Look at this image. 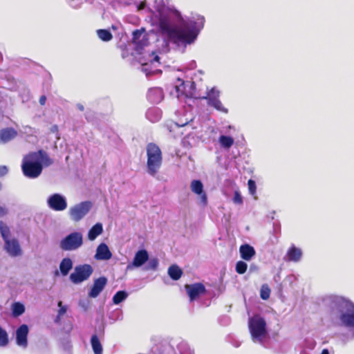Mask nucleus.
<instances>
[{
    "mask_svg": "<svg viewBox=\"0 0 354 354\" xmlns=\"http://www.w3.org/2000/svg\"><path fill=\"white\" fill-rule=\"evenodd\" d=\"M53 164V160L43 149L30 151L24 156L21 170L24 175L28 178H37L43 171V167H49Z\"/></svg>",
    "mask_w": 354,
    "mask_h": 354,
    "instance_id": "f03ea898",
    "label": "nucleus"
},
{
    "mask_svg": "<svg viewBox=\"0 0 354 354\" xmlns=\"http://www.w3.org/2000/svg\"><path fill=\"white\" fill-rule=\"evenodd\" d=\"M185 289L191 301L206 293V288L202 283L185 285Z\"/></svg>",
    "mask_w": 354,
    "mask_h": 354,
    "instance_id": "1a4fd4ad",
    "label": "nucleus"
},
{
    "mask_svg": "<svg viewBox=\"0 0 354 354\" xmlns=\"http://www.w3.org/2000/svg\"><path fill=\"white\" fill-rule=\"evenodd\" d=\"M147 168L149 175L155 176L162 162V155L160 147L155 143L150 142L147 145Z\"/></svg>",
    "mask_w": 354,
    "mask_h": 354,
    "instance_id": "7ed1b4c3",
    "label": "nucleus"
},
{
    "mask_svg": "<svg viewBox=\"0 0 354 354\" xmlns=\"http://www.w3.org/2000/svg\"><path fill=\"white\" fill-rule=\"evenodd\" d=\"M219 142L223 147L229 149L233 145L234 139L230 136H221L219 137Z\"/></svg>",
    "mask_w": 354,
    "mask_h": 354,
    "instance_id": "a878e982",
    "label": "nucleus"
},
{
    "mask_svg": "<svg viewBox=\"0 0 354 354\" xmlns=\"http://www.w3.org/2000/svg\"><path fill=\"white\" fill-rule=\"evenodd\" d=\"M8 172V169L5 165H1L0 166V178L6 176ZM2 189V184L0 183V191Z\"/></svg>",
    "mask_w": 354,
    "mask_h": 354,
    "instance_id": "4c0bfd02",
    "label": "nucleus"
},
{
    "mask_svg": "<svg viewBox=\"0 0 354 354\" xmlns=\"http://www.w3.org/2000/svg\"><path fill=\"white\" fill-rule=\"evenodd\" d=\"M7 213L8 211L5 207H0V217L4 216Z\"/></svg>",
    "mask_w": 354,
    "mask_h": 354,
    "instance_id": "58836bf2",
    "label": "nucleus"
},
{
    "mask_svg": "<svg viewBox=\"0 0 354 354\" xmlns=\"http://www.w3.org/2000/svg\"><path fill=\"white\" fill-rule=\"evenodd\" d=\"M17 136V131L12 127H7L0 130V142L6 143Z\"/></svg>",
    "mask_w": 354,
    "mask_h": 354,
    "instance_id": "a211bd4d",
    "label": "nucleus"
},
{
    "mask_svg": "<svg viewBox=\"0 0 354 354\" xmlns=\"http://www.w3.org/2000/svg\"><path fill=\"white\" fill-rule=\"evenodd\" d=\"M155 59H156V61H158V60L159 59L158 56H156V57H155Z\"/></svg>",
    "mask_w": 354,
    "mask_h": 354,
    "instance_id": "37998d69",
    "label": "nucleus"
},
{
    "mask_svg": "<svg viewBox=\"0 0 354 354\" xmlns=\"http://www.w3.org/2000/svg\"><path fill=\"white\" fill-rule=\"evenodd\" d=\"M73 268V261L70 258H64L59 264V270L63 276H66Z\"/></svg>",
    "mask_w": 354,
    "mask_h": 354,
    "instance_id": "b1692460",
    "label": "nucleus"
},
{
    "mask_svg": "<svg viewBox=\"0 0 354 354\" xmlns=\"http://www.w3.org/2000/svg\"><path fill=\"white\" fill-rule=\"evenodd\" d=\"M158 266V261L157 259L153 258L151 259L147 266V270H156Z\"/></svg>",
    "mask_w": 354,
    "mask_h": 354,
    "instance_id": "c9c22d12",
    "label": "nucleus"
},
{
    "mask_svg": "<svg viewBox=\"0 0 354 354\" xmlns=\"http://www.w3.org/2000/svg\"><path fill=\"white\" fill-rule=\"evenodd\" d=\"M48 205L55 211H63L67 207L65 198L59 194L51 195L48 199Z\"/></svg>",
    "mask_w": 354,
    "mask_h": 354,
    "instance_id": "9d476101",
    "label": "nucleus"
},
{
    "mask_svg": "<svg viewBox=\"0 0 354 354\" xmlns=\"http://www.w3.org/2000/svg\"><path fill=\"white\" fill-rule=\"evenodd\" d=\"M80 109L81 110H83V106H80Z\"/></svg>",
    "mask_w": 354,
    "mask_h": 354,
    "instance_id": "c03bdc74",
    "label": "nucleus"
},
{
    "mask_svg": "<svg viewBox=\"0 0 354 354\" xmlns=\"http://www.w3.org/2000/svg\"><path fill=\"white\" fill-rule=\"evenodd\" d=\"M46 102V97L45 95H41L39 98V103L41 105H44Z\"/></svg>",
    "mask_w": 354,
    "mask_h": 354,
    "instance_id": "ea45409f",
    "label": "nucleus"
},
{
    "mask_svg": "<svg viewBox=\"0 0 354 354\" xmlns=\"http://www.w3.org/2000/svg\"><path fill=\"white\" fill-rule=\"evenodd\" d=\"M187 123H184V124H178V126L180 127H184Z\"/></svg>",
    "mask_w": 354,
    "mask_h": 354,
    "instance_id": "79ce46f5",
    "label": "nucleus"
},
{
    "mask_svg": "<svg viewBox=\"0 0 354 354\" xmlns=\"http://www.w3.org/2000/svg\"><path fill=\"white\" fill-rule=\"evenodd\" d=\"M232 201L235 204L241 205L243 203L242 196L239 191L234 192V195Z\"/></svg>",
    "mask_w": 354,
    "mask_h": 354,
    "instance_id": "e433bc0d",
    "label": "nucleus"
},
{
    "mask_svg": "<svg viewBox=\"0 0 354 354\" xmlns=\"http://www.w3.org/2000/svg\"><path fill=\"white\" fill-rule=\"evenodd\" d=\"M128 297V294L124 290L118 291L113 297V302L115 304H119Z\"/></svg>",
    "mask_w": 354,
    "mask_h": 354,
    "instance_id": "c756f323",
    "label": "nucleus"
},
{
    "mask_svg": "<svg viewBox=\"0 0 354 354\" xmlns=\"http://www.w3.org/2000/svg\"><path fill=\"white\" fill-rule=\"evenodd\" d=\"M248 189L249 192L251 195L254 196V198L256 199L257 196L256 195V191H257V186L256 183L252 179H250L248 181Z\"/></svg>",
    "mask_w": 354,
    "mask_h": 354,
    "instance_id": "f704fd0d",
    "label": "nucleus"
},
{
    "mask_svg": "<svg viewBox=\"0 0 354 354\" xmlns=\"http://www.w3.org/2000/svg\"><path fill=\"white\" fill-rule=\"evenodd\" d=\"M190 188L192 192L200 196L201 203L205 206L207 204V196L203 190V185L199 180H194L192 181Z\"/></svg>",
    "mask_w": 354,
    "mask_h": 354,
    "instance_id": "2eb2a0df",
    "label": "nucleus"
},
{
    "mask_svg": "<svg viewBox=\"0 0 354 354\" xmlns=\"http://www.w3.org/2000/svg\"><path fill=\"white\" fill-rule=\"evenodd\" d=\"M198 22L189 21L178 28L171 27L166 19L160 20V28L165 34L169 40L177 45H187L194 42L196 39L200 29L203 27L205 23L204 17H199Z\"/></svg>",
    "mask_w": 354,
    "mask_h": 354,
    "instance_id": "f257e3e1",
    "label": "nucleus"
},
{
    "mask_svg": "<svg viewBox=\"0 0 354 354\" xmlns=\"http://www.w3.org/2000/svg\"><path fill=\"white\" fill-rule=\"evenodd\" d=\"M103 232L102 224L100 223H97L95 224L88 231V239L90 241L95 240L99 235H100Z\"/></svg>",
    "mask_w": 354,
    "mask_h": 354,
    "instance_id": "4be33fe9",
    "label": "nucleus"
},
{
    "mask_svg": "<svg viewBox=\"0 0 354 354\" xmlns=\"http://www.w3.org/2000/svg\"><path fill=\"white\" fill-rule=\"evenodd\" d=\"M58 306L59 307V309L55 319L56 323H59L61 322L62 317L66 313V307L62 305V302L61 301L58 302Z\"/></svg>",
    "mask_w": 354,
    "mask_h": 354,
    "instance_id": "72a5a7b5",
    "label": "nucleus"
},
{
    "mask_svg": "<svg viewBox=\"0 0 354 354\" xmlns=\"http://www.w3.org/2000/svg\"><path fill=\"white\" fill-rule=\"evenodd\" d=\"M82 245L83 235L80 232H73L68 234L59 243V247L64 251L76 250Z\"/></svg>",
    "mask_w": 354,
    "mask_h": 354,
    "instance_id": "39448f33",
    "label": "nucleus"
},
{
    "mask_svg": "<svg viewBox=\"0 0 354 354\" xmlns=\"http://www.w3.org/2000/svg\"><path fill=\"white\" fill-rule=\"evenodd\" d=\"M159 354H163V353L162 351H159Z\"/></svg>",
    "mask_w": 354,
    "mask_h": 354,
    "instance_id": "a18cd8bd",
    "label": "nucleus"
},
{
    "mask_svg": "<svg viewBox=\"0 0 354 354\" xmlns=\"http://www.w3.org/2000/svg\"><path fill=\"white\" fill-rule=\"evenodd\" d=\"M302 257V251L300 248L292 244L288 250L284 260L288 262H298Z\"/></svg>",
    "mask_w": 354,
    "mask_h": 354,
    "instance_id": "f3484780",
    "label": "nucleus"
},
{
    "mask_svg": "<svg viewBox=\"0 0 354 354\" xmlns=\"http://www.w3.org/2000/svg\"><path fill=\"white\" fill-rule=\"evenodd\" d=\"M248 326L252 339L261 340L267 334L266 322L258 315L249 319Z\"/></svg>",
    "mask_w": 354,
    "mask_h": 354,
    "instance_id": "20e7f679",
    "label": "nucleus"
},
{
    "mask_svg": "<svg viewBox=\"0 0 354 354\" xmlns=\"http://www.w3.org/2000/svg\"><path fill=\"white\" fill-rule=\"evenodd\" d=\"M4 243V249L10 257H16L22 254V250L17 239L6 240Z\"/></svg>",
    "mask_w": 354,
    "mask_h": 354,
    "instance_id": "f8f14e48",
    "label": "nucleus"
},
{
    "mask_svg": "<svg viewBox=\"0 0 354 354\" xmlns=\"http://www.w3.org/2000/svg\"><path fill=\"white\" fill-rule=\"evenodd\" d=\"M92 203L90 201L81 202L69 209V214L73 221L78 222L91 210Z\"/></svg>",
    "mask_w": 354,
    "mask_h": 354,
    "instance_id": "0eeeda50",
    "label": "nucleus"
},
{
    "mask_svg": "<svg viewBox=\"0 0 354 354\" xmlns=\"http://www.w3.org/2000/svg\"><path fill=\"white\" fill-rule=\"evenodd\" d=\"M29 329L26 324L21 325L16 330V343L24 348L28 346V335Z\"/></svg>",
    "mask_w": 354,
    "mask_h": 354,
    "instance_id": "4468645a",
    "label": "nucleus"
},
{
    "mask_svg": "<svg viewBox=\"0 0 354 354\" xmlns=\"http://www.w3.org/2000/svg\"><path fill=\"white\" fill-rule=\"evenodd\" d=\"M321 354H329V352H328V349L324 348L322 350Z\"/></svg>",
    "mask_w": 354,
    "mask_h": 354,
    "instance_id": "a19ab883",
    "label": "nucleus"
},
{
    "mask_svg": "<svg viewBox=\"0 0 354 354\" xmlns=\"http://www.w3.org/2000/svg\"><path fill=\"white\" fill-rule=\"evenodd\" d=\"M132 42L136 46V50H142L148 44V38L143 35V32L140 30H136L133 32Z\"/></svg>",
    "mask_w": 354,
    "mask_h": 354,
    "instance_id": "dca6fc26",
    "label": "nucleus"
},
{
    "mask_svg": "<svg viewBox=\"0 0 354 354\" xmlns=\"http://www.w3.org/2000/svg\"><path fill=\"white\" fill-rule=\"evenodd\" d=\"M167 272L170 278L174 281L180 279L183 274L182 269L176 264L169 266Z\"/></svg>",
    "mask_w": 354,
    "mask_h": 354,
    "instance_id": "5701e85b",
    "label": "nucleus"
},
{
    "mask_svg": "<svg viewBox=\"0 0 354 354\" xmlns=\"http://www.w3.org/2000/svg\"><path fill=\"white\" fill-rule=\"evenodd\" d=\"M112 254L105 243H100L95 254V258L100 260H109L111 258Z\"/></svg>",
    "mask_w": 354,
    "mask_h": 354,
    "instance_id": "6ab92c4d",
    "label": "nucleus"
},
{
    "mask_svg": "<svg viewBox=\"0 0 354 354\" xmlns=\"http://www.w3.org/2000/svg\"><path fill=\"white\" fill-rule=\"evenodd\" d=\"M247 268H248L247 263L243 261H239L236 263L235 270L239 274H244L246 272Z\"/></svg>",
    "mask_w": 354,
    "mask_h": 354,
    "instance_id": "473e14b6",
    "label": "nucleus"
},
{
    "mask_svg": "<svg viewBox=\"0 0 354 354\" xmlns=\"http://www.w3.org/2000/svg\"><path fill=\"white\" fill-rule=\"evenodd\" d=\"M8 343L9 339L8 333L0 326V346H6Z\"/></svg>",
    "mask_w": 354,
    "mask_h": 354,
    "instance_id": "7c9ffc66",
    "label": "nucleus"
},
{
    "mask_svg": "<svg viewBox=\"0 0 354 354\" xmlns=\"http://www.w3.org/2000/svg\"><path fill=\"white\" fill-rule=\"evenodd\" d=\"M219 95L220 92L215 89V88H212L207 92V95L201 98L207 100L209 106H213L218 111H221L223 110V105L219 100Z\"/></svg>",
    "mask_w": 354,
    "mask_h": 354,
    "instance_id": "9b49d317",
    "label": "nucleus"
},
{
    "mask_svg": "<svg viewBox=\"0 0 354 354\" xmlns=\"http://www.w3.org/2000/svg\"><path fill=\"white\" fill-rule=\"evenodd\" d=\"M342 305L346 312L342 313L339 319L344 326L354 328V304L348 300L342 299Z\"/></svg>",
    "mask_w": 354,
    "mask_h": 354,
    "instance_id": "6e6552de",
    "label": "nucleus"
},
{
    "mask_svg": "<svg viewBox=\"0 0 354 354\" xmlns=\"http://www.w3.org/2000/svg\"><path fill=\"white\" fill-rule=\"evenodd\" d=\"M12 315L14 317H19L25 312V307L22 304L19 302H15L12 305Z\"/></svg>",
    "mask_w": 354,
    "mask_h": 354,
    "instance_id": "c85d7f7f",
    "label": "nucleus"
},
{
    "mask_svg": "<svg viewBox=\"0 0 354 354\" xmlns=\"http://www.w3.org/2000/svg\"><path fill=\"white\" fill-rule=\"evenodd\" d=\"M91 344L94 354H102V346L96 334L92 335L91 338Z\"/></svg>",
    "mask_w": 354,
    "mask_h": 354,
    "instance_id": "393cba45",
    "label": "nucleus"
},
{
    "mask_svg": "<svg viewBox=\"0 0 354 354\" xmlns=\"http://www.w3.org/2000/svg\"><path fill=\"white\" fill-rule=\"evenodd\" d=\"M0 233L4 241L10 239V230L9 227L3 221H0Z\"/></svg>",
    "mask_w": 354,
    "mask_h": 354,
    "instance_id": "bb28decb",
    "label": "nucleus"
},
{
    "mask_svg": "<svg viewBox=\"0 0 354 354\" xmlns=\"http://www.w3.org/2000/svg\"><path fill=\"white\" fill-rule=\"evenodd\" d=\"M239 252L241 257L245 261H250L256 254L254 248L247 243L240 246Z\"/></svg>",
    "mask_w": 354,
    "mask_h": 354,
    "instance_id": "aec40b11",
    "label": "nucleus"
},
{
    "mask_svg": "<svg viewBox=\"0 0 354 354\" xmlns=\"http://www.w3.org/2000/svg\"><path fill=\"white\" fill-rule=\"evenodd\" d=\"M107 279L105 277H100L94 280L93 284L88 294L91 298H96L104 290L107 284Z\"/></svg>",
    "mask_w": 354,
    "mask_h": 354,
    "instance_id": "ddd939ff",
    "label": "nucleus"
},
{
    "mask_svg": "<svg viewBox=\"0 0 354 354\" xmlns=\"http://www.w3.org/2000/svg\"><path fill=\"white\" fill-rule=\"evenodd\" d=\"M271 290L267 284L262 285L260 290L261 298L267 300L270 298Z\"/></svg>",
    "mask_w": 354,
    "mask_h": 354,
    "instance_id": "2f4dec72",
    "label": "nucleus"
},
{
    "mask_svg": "<svg viewBox=\"0 0 354 354\" xmlns=\"http://www.w3.org/2000/svg\"><path fill=\"white\" fill-rule=\"evenodd\" d=\"M93 268L89 264H84L77 266L75 268L74 272L70 275L71 281L77 284L86 281L93 273Z\"/></svg>",
    "mask_w": 354,
    "mask_h": 354,
    "instance_id": "423d86ee",
    "label": "nucleus"
},
{
    "mask_svg": "<svg viewBox=\"0 0 354 354\" xmlns=\"http://www.w3.org/2000/svg\"><path fill=\"white\" fill-rule=\"evenodd\" d=\"M149 259V254L146 250H138L133 258L132 265L134 267H140Z\"/></svg>",
    "mask_w": 354,
    "mask_h": 354,
    "instance_id": "412c9836",
    "label": "nucleus"
},
{
    "mask_svg": "<svg viewBox=\"0 0 354 354\" xmlns=\"http://www.w3.org/2000/svg\"><path fill=\"white\" fill-rule=\"evenodd\" d=\"M98 37L104 41H109L112 39L113 35L109 30L100 29L97 30Z\"/></svg>",
    "mask_w": 354,
    "mask_h": 354,
    "instance_id": "cd10ccee",
    "label": "nucleus"
}]
</instances>
